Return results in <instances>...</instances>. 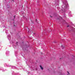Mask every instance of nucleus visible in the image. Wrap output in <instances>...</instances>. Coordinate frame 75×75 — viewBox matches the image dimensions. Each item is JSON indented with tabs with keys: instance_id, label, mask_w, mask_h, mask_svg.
Returning <instances> with one entry per match:
<instances>
[{
	"instance_id": "nucleus-9",
	"label": "nucleus",
	"mask_w": 75,
	"mask_h": 75,
	"mask_svg": "<svg viewBox=\"0 0 75 75\" xmlns=\"http://www.w3.org/2000/svg\"><path fill=\"white\" fill-rule=\"evenodd\" d=\"M59 0H57V1H56V4H57V6H59Z\"/></svg>"
},
{
	"instance_id": "nucleus-37",
	"label": "nucleus",
	"mask_w": 75,
	"mask_h": 75,
	"mask_svg": "<svg viewBox=\"0 0 75 75\" xmlns=\"http://www.w3.org/2000/svg\"><path fill=\"white\" fill-rule=\"evenodd\" d=\"M64 15H65V13L64 14Z\"/></svg>"
},
{
	"instance_id": "nucleus-21",
	"label": "nucleus",
	"mask_w": 75,
	"mask_h": 75,
	"mask_svg": "<svg viewBox=\"0 0 75 75\" xmlns=\"http://www.w3.org/2000/svg\"><path fill=\"white\" fill-rule=\"evenodd\" d=\"M67 73H68V74H69V75H70V74H69V72H68V71H67Z\"/></svg>"
},
{
	"instance_id": "nucleus-36",
	"label": "nucleus",
	"mask_w": 75,
	"mask_h": 75,
	"mask_svg": "<svg viewBox=\"0 0 75 75\" xmlns=\"http://www.w3.org/2000/svg\"><path fill=\"white\" fill-rule=\"evenodd\" d=\"M26 64H27V62H26Z\"/></svg>"
},
{
	"instance_id": "nucleus-23",
	"label": "nucleus",
	"mask_w": 75,
	"mask_h": 75,
	"mask_svg": "<svg viewBox=\"0 0 75 75\" xmlns=\"http://www.w3.org/2000/svg\"><path fill=\"white\" fill-rule=\"evenodd\" d=\"M15 16H14V18H15Z\"/></svg>"
},
{
	"instance_id": "nucleus-29",
	"label": "nucleus",
	"mask_w": 75,
	"mask_h": 75,
	"mask_svg": "<svg viewBox=\"0 0 75 75\" xmlns=\"http://www.w3.org/2000/svg\"><path fill=\"white\" fill-rule=\"evenodd\" d=\"M15 54H16V52H15Z\"/></svg>"
},
{
	"instance_id": "nucleus-32",
	"label": "nucleus",
	"mask_w": 75,
	"mask_h": 75,
	"mask_svg": "<svg viewBox=\"0 0 75 75\" xmlns=\"http://www.w3.org/2000/svg\"><path fill=\"white\" fill-rule=\"evenodd\" d=\"M35 33H34V35H35Z\"/></svg>"
},
{
	"instance_id": "nucleus-31",
	"label": "nucleus",
	"mask_w": 75,
	"mask_h": 75,
	"mask_svg": "<svg viewBox=\"0 0 75 75\" xmlns=\"http://www.w3.org/2000/svg\"><path fill=\"white\" fill-rule=\"evenodd\" d=\"M3 30H4V29H3Z\"/></svg>"
},
{
	"instance_id": "nucleus-39",
	"label": "nucleus",
	"mask_w": 75,
	"mask_h": 75,
	"mask_svg": "<svg viewBox=\"0 0 75 75\" xmlns=\"http://www.w3.org/2000/svg\"><path fill=\"white\" fill-rule=\"evenodd\" d=\"M65 17H66V16H65Z\"/></svg>"
},
{
	"instance_id": "nucleus-1",
	"label": "nucleus",
	"mask_w": 75,
	"mask_h": 75,
	"mask_svg": "<svg viewBox=\"0 0 75 75\" xmlns=\"http://www.w3.org/2000/svg\"><path fill=\"white\" fill-rule=\"evenodd\" d=\"M63 2V5L62 6V11L63 12H66L67 10L69 9V5L68 4V2L66 0H62Z\"/></svg>"
},
{
	"instance_id": "nucleus-22",
	"label": "nucleus",
	"mask_w": 75,
	"mask_h": 75,
	"mask_svg": "<svg viewBox=\"0 0 75 75\" xmlns=\"http://www.w3.org/2000/svg\"><path fill=\"white\" fill-rule=\"evenodd\" d=\"M6 33H7V31L8 30H6Z\"/></svg>"
},
{
	"instance_id": "nucleus-4",
	"label": "nucleus",
	"mask_w": 75,
	"mask_h": 75,
	"mask_svg": "<svg viewBox=\"0 0 75 75\" xmlns=\"http://www.w3.org/2000/svg\"><path fill=\"white\" fill-rule=\"evenodd\" d=\"M7 38L8 40H10V42H11V36L10 35H7Z\"/></svg>"
},
{
	"instance_id": "nucleus-28",
	"label": "nucleus",
	"mask_w": 75,
	"mask_h": 75,
	"mask_svg": "<svg viewBox=\"0 0 75 75\" xmlns=\"http://www.w3.org/2000/svg\"><path fill=\"white\" fill-rule=\"evenodd\" d=\"M12 1H14V0H12Z\"/></svg>"
},
{
	"instance_id": "nucleus-8",
	"label": "nucleus",
	"mask_w": 75,
	"mask_h": 75,
	"mask_svg": "<svg viewBox=\"0 0 75 75\" xmlns=\"http://www.w3.org/2000/svg\"><path fill=\"white\" fill-rule=\"evenodd\" d=\"M12 75H20L18 73H14V71H12Z\"/></svg>"
},
{
	"instance_id": "nucleus-41",
	"label": "nucleus",
	"mask_w": 75,
	"mask_h": 75,
	"mask_svg": "<svg viewBox=\"0 0 75 75\" xmlns=\"http://www.w3.org/2000/svg\"><path fill=\"white\" fill-rule=\"evenodd\" d=\"M67 75H69L68 74Z\"/></svg>"
},
{
	"instance_id": "nucleus-15",
	"label": "nucleus",
	"mask_w": 75,
	"mask_h": 75,
	"mask_svg": "<svg viewBox=\"0 0 75 75\" xmlns=\"http://www.w3.org/2000/svg\"><path fill=\"white\" fill-rule=\"evenodd\" d=\"M13 47L14 48H16V46L14 45H13Z\"/></svg>"
},
{
	"instance_id": "nucleus-38",
	"label": "nucleus",
	"mask_w": 75,
	"mask_h": 75,
	"mask_svg": "<svg viewBox=\"0 0 75 75\" xmlns=\"http://www.w3.org/2000/svg\"><path fill=\"white\" fill-rule=\"evenodd\" d=\"M64 47H63V48H62V49H63L64 48Z\"/></svg>"
},
{
	"instance_id": "nucleus-40",
	"label": "nucleus",
	"mask_w": 75,
	"mask_h": 75,
	"mask_svg": "<svg viewBox=\"0 0 75 75\" xmlns=\"http://www.w3.org/2000/svg\"><path fill=\"white\" fill-rule=\"evenodd\" d=\"M60 59H61V58H60Z\"/></svg>"
},
{
	"instance_id": "nucleus-10",
	"label": "nucleus",
	"mask_w": 75,
	"mask_h": 75,
	"mask_svg": "<svg viewBox=\"0 0 75 75\" xmlns=\"http://www.w3.org/2000/svg\"><path fill=\"white\" fill-rule=\"evenodd\" d=\"M6 54L7 56H8V54H9V51H7L6 52Z\"/></svg>"
},
{
	"instance_id": "nucleus-16",
	"label": "nucleus",
	"mask_w": 75,
	"mask_h": 75,
	"mask_svg": "<svg viewBox=\"0 0 75 75\" xmlns=\"http://www.w3.org/2000/svg\"><path fill=\"white\" fill-rule=\"evenodd\" d=\"M16 61H18V62L19 61L20 59H17Z\"/></svg>"
},
{
	"instance_id": "nucleus-5",
	"label": "nucleus",
	"mask_w": 75,
	"mask_h": 75,
	"mask_svg": "<svg viewBox=\"0 0 75 75\" xmlns=\"http://www.w3.org/2000/svg\"><path fill=\"white\" fill-rule=\"evenodd\" d=\"M27 65H28V67H30V69H31V71H34V70H35V69H34V68L32 67V66H31L30 67V65H28V64H27Z\"/></svg>"
},
{
	"instance_id": "nucleus-33",
	"label": "nucleus",
	"mask_w": 75,
	"mask_h": 75,
	"mask_svg": "<svg viewBox=\"0 0 75 75\" xmlns=\"http://www.w3.org/2000/svg\"><path fill=\"white\" fill-rule=\"evenodd\" d=\"M36 69V70H37V69Z\"/></svg>"
},
{
	"instance_id": "nucleus-30",
	"label": "nucleus",
	"mask_w": 75,
	"mask_h": 75,
	"mask_svg": "<svg viewBox=\"0 0 75 75\" xmlns=\"http://www.w3.org/2000/svg\"><path fill=\"white\" fill-rule=\"evenodd\" d=\"M67 27H69V26H67Z\"/></svg>"
},
{
	"instance_id": "nucleus-26",
	"label": "nucleus",
	"mask_w": 75,
	"mask_h": 75,
	"mask_svg": "<svg viewBox=\"0 0 75 75\" xmlns=\"http://www.w3.org/2000/svg\"><path fill=\"white\" fill-rule=\"evenodd\" d=\"M54 42V43H56V42Z\"/></svg>"
},
{
	"instance_id": "nucleus-3",
	"label": "nucleus",
	"mask_w": 75,
	"mask_h": 75,
	"mask_svg": "<svg viewBox=\"0 0 75 75\" xmlns=\"http://www.w3.org/2000/svg\"><path fill=\"white\" fill-rule=\"evenodd\" d=\"M4 67H11V68L12 69H17V68L16 67L13 66H11V65H9L7 64H4Z\"/></svg>"
},
{
	"instance_id": "nucleus-19",
	"label": "nucleus",
	"mask_w": 75,
	"mask_h": 75,
	"mask_svg": "<svg viewBox=\"0 0 75 75\" xmlns=\"http://www.w3.org/2000/svg\"><path fill=\"white\" fill-rule=\"evenodd\" d=\"M16 45H18V42H16Z\"/></svg>"
},
{
	"instance_id": "nucleus-25",
	"label": "nucleus",
	"mask_w": 75,
	"mask_h": 75,
	"mask_svg": "<svg viewBox=\"0 0 75 75\" xmlns=\"http://www.w3.org/2000/svg\"><path fill=\"white\" fill-rule=\"evenodd\" d=\"M37 19H36V22H37Z\"/></svg>"
},
{
	"instance_id": "nucleus-14",
	"label": "nucleus",
	"mask_w": 75,
	"mask_h": 75,
	"mask_svg": "<svg viewBox=\"0 0 75 75\" xmlns=\"http://www.w3.org/2000/svg\"><path fill=\"white\" fill-rule=\"evenodd\" d=\"M40 67L41 68V69L42 70L43 69V67H42V66L41 65L40 66Z\"/></svg>"
},
{
	"instance_id": "nucleus-13",
	"label": "nucleus",
	"mask_w": 75,
	"mask_h": 75,
	"mask_svg": "<svg viewBox=\"0 0 75 75\" xmlns=\"http://www.w3.org/2000/svg\"><path fill=\"white\" fill-rule=\"evenodd\" d=\"M57 8L58 10H59V11L60 10V8H59V7H57Z\"/></svg>"
},
{
	"instance_id": "nucleus-7",
	"label": "nucleus",
	"mask_w": 75,
	"mask_h": 75,
	"mask_svg": "<svg viewBox=\"0 0 75 75\" xmlns=\"http://www.w3.org/2000/svg\"><path fill=\"white\" fill-rule=\"evenodd\" d=\"M68 16L70 17H72V15L71 13V11H69Z\"/></svg>"
},
{
	"instance_id": "nucleus-12",
	"label": "nucleus",
	"mask_w": 75,
	"mask_h": 75,
	"mask_svg": "<svg viewBox=\"0 0 75 75\" xmlns=\"http://www.w3.org/2000/svg\"><path fill=\"white\" fill-rule=\"evenodd\" d=\"M59 20H61V19H62V18L61 16H59V18H58Z\"/></svg>"
},
{
	"instance_id": "nucleus-17",
	"label": "nucleus",
	"mask_w": 75,
	"mask_h": 75,
	"mask_svg": "<svg viewBox=\"0 0 75 75\" xmlns=\"http://www.w3.org/2000/svg\"><path fill=\"white\" fill-rule=\"evenodd\" d=\"M10 7V6H9V5H7V7H8H8Z\"/></svg>"
},
{
	"instance_id": "nucleus-27",
	"label": "nucleus",
	"mask_w": 75,
	"mask_h": 75,
	"mask_svg": "<svg viewBox=\"0 0 75 75\" xmlns=\"http://www.w3.org/2000/svg\"><path fill=\"white\" fill-rule=\"evenodd\" d=\"M61 47H62V46H61Z\"/></svg>"
},
{
	"instance_id": "nucleus-11",
	"label": "nucleus",
	"mask_w": 75,
	"mask_h": 75,
	"mask_svg": "<svg viewBox=\"0 0 75 75\" xmlns=\"http://www.w3.org/2000/svg\"><path fill=\"white\" fill-rule=\"evenodd\" d=\"M18 67H19V68L20 69H22V66H21V65H20V66H18Z\"/></svg>"
},
{
	"instance_id": "nucleus-34",
	"label": "nucleus",
	"mask_w": 75,
	"mask_h": 75,
	"mask_svg": "<svg viewBox=\"0 0 75 75\" xmlns=\"http://www.w3.org/2000/svg\"><path fill=\"white\" fill-rule=\"evenodd\" d=\"M56 6H55V7H56Z\"/></svg>"
},
{
	"instance_id": "nucleus-35",
	"label": "nucleus",
	"mask_w": 75,
	"mask_h": 75,
	"mask_svg": "<svg viewBox=\"0 0 75 75\" xmlns=\"http://www.w3.org/2000/svg\"><path fill=\"white\" fill-rule=\"evenodd\" d=\"M15 55H16V54H15Z\"/></svg>"
},
{
	"instance_id": "nucleus-2",
	"label": "nucleus",
	"mask_w": 75,
	"mask_h": 75,
	"mask_svg": "<svg viewBox=\"0 0 75 75\" xmlns=\"http://www.w3.org/2000/svg\"><path fill=\"white\" fill-rule=\"evenodd\" d=\"M0 20L1 23H2V25H0V27H3L4 28H6V23H4V21L3 19H1V15H0Z\"/></svg>"
},
{
	"instance_id": "nucleus-20",
	"label": "nucleus",
	"mask_w": 75,
	"mask_h": 75,
	"mask_svg": "<svg viewBox=\"0 0 75 75\" xmlns=\"http://www.w3.org/2000/svg\"><path fill=\"white\" fill-rule=\"evenodd\" d=\"M28 74H30V73H29V72H28Z\"/></svg>"
},
{
	"instance_id": "nucleus-6",
	"label": "nucleus",
	"mask_w": 75,
	"mask_h": 75,
	"mask_svg": "<svg viewBox=\"0 0 75 75\" xmlns=\"http://www.w3.org/2000/svg\"><path fill=\"white\" fill-rule=\"evenodd\" d=\"M0 70H2L3 72H5V71H7V70H6V69H4L2 67H0Z\"/></svg>"
},
{
	"instance_id": "nucleus-24",
	"label": "nucleus",
	"mask_w": 75,
	"mask_h": 75,
	"mask_svg": "<svg viewBox=\"0 0 75 75\" xmlns=\"http://www.w3.org/2000/svg\"><path fill=\"white\" fill-rule=\"evenodd\" d=\"M1 43H0V46H1Z\"/></svg>"
},
{
	"instance_id": "nucleus-18",
	"label": "nucleus",
	"mask_w": 75,
	"mask_h": 75,
	"mask_svg": "<svg viewBox=\"0 0 75 75\" xmlns=\"http://www.w3.org/2000/svg\"><path fill=\"white\" fill-rule=\"evenodd\" d=\"M24 47H27V45H24Z\"/></svg>"
}]
</instances>
